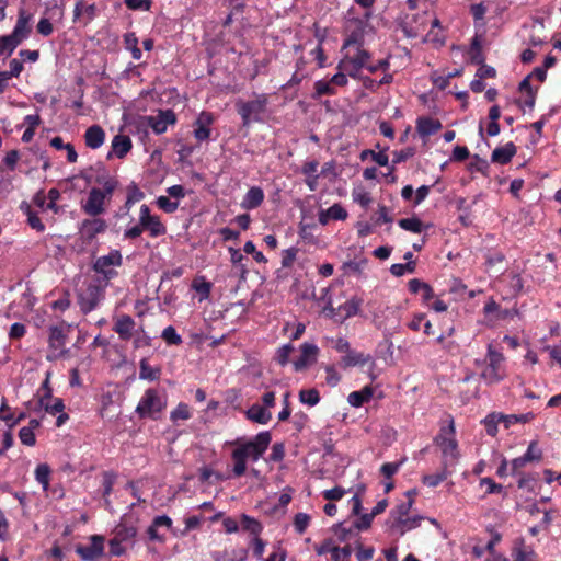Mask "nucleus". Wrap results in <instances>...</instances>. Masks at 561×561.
<instances>
[{
	"instance_id": "obj_1",
	"label": "nucleus",
	"mask_w": 561,
	"mask_h": 561,
	"mask_svg": "<svg viewBox=\"0 0 561 561\" xmlns=\"http://www.w3.org/2000/svg\"><path fill=\"white\" fill-rule=\"evenodd\" d=\"M167 407V400L162 398L159 390L149 388L145 391L135 412L139 419L157 420L158 414Z\"/></svg>"
},
{
	"instance_id": "obj_2",
	"label": "nucleus",
	"mask_w": 561,
	"mask_h": 561,
	"mask_svg": "<svg viewBox=\"0 0 561 561\" xmlns=\"http://www.w3.org/2000/svg\"><path fill=\"white\" fill-rule=\"evenodd\" d=\"M455 424L454 420L450 419L447 426L440 428L439 434L435 437V443L440 447L444 458V467L454 466L458 458V444L454 437Z\"/></svg>"
},
{
	"instance_id": "obj_3",
	"label": "nucleus",
	"mask_w": 561,
	"mask_h": 561,
	"mask_svg": "<svg viewBox=\"0 0 561 561\" xmlns=\"http://www.w3.org/2000/svg\"><path fill=\"white\" fill-rule=\"evenodd\" d=\"M176 123V114L173 110H158L157 116H140L137 122V129L147 133V127H151L154 134L161 135L167 131L169 125Z\"/></svg>"
},
{
	"instance_id": "obj_4",
	"label": "nucleus",
	"mask_w": 561,
	"mask_h": 561,
	"mask_svg": "<svg viewBox=\"0 0 561 561\" xmlns=\"http://www.w3.org/2000/svg\"><path fill=\"white\" fill-rule=\"evenodd\" d=\"M267 105V96L266 94H260L256 99L247 101V102H238L237 111L241 116L242 125L249 126L252 122H262V115L266 111Z\"/></svg>"
},
{
	"instance_id": "obj_5",
	"label": "nucleus",
	"mask_w": 561,
	"mask_h": 561,
	"mask_svg": "<svg viewBox=\"0 0 561 561\" xmlns=\"http://www.w3.org/2000/svg\"><path fill=\"white\" fill-rule=\"evenodd\" d=\"M370 58L371 55L368 50L359 48L354 57L346 56L342 58L339 61L336 69L344 70L347 72L348 77L357 79L362 76L360 70L367 69Z\"/></svg>"
},
{
	"instance_id": "obj_6",
	"label": "nucleus",
	"mask_w": 561,
	"mask_h": 561,
	"mask_svg": "<svg viewBox=\"0 0 561 561\" xmlns=\"http://www.w3.org/2000/svg\"><path fill=\"white\" fill-rule=\"evenodd\" d=\"M123 264V256L119 250H111L107 255L98 257L92 265L95 273L101 274L105 280H111L118 275L117 271L111 268L112 266H121Z\"/></svg>"
},
{
	"instance_id": "obj_7",
	"label": "nucleus",
	"mask_w": 561,
	"mask_h": 561,
	"mask_svg": "<svg viewBox=\"0 0 561 561\" xmlns=\"http://www.w3.org/2000/svg\"><path fill=\"white\" fill-rule=\"evenodd\" d=\"M528 463L531 462L525 457V455L513 459L510 465V474L518 479L517 485L519 489H527L528 491H533L535 488H537L538 478L535 477V474H524L522 472V469Z\"/></svg>"
},
{
	"instance_id": "obj_8",
	"label": "nucleus",
	"mask_w": 561,
	"mask_h": 561,
	"mask_svg": "<svg viewBox=\"0 0 561 561\" xmlns=\"http://www.w3.org/2000/svg\"><path fill=\"white\" fill-rule=\"evenodd\" d=\"M106 202L104 195L101 193V188L92 187L89 191L87 201L81 203V209L90 217H98L105 213Z\"/></svg>"
},
{
	"instance_id": "obj_9",
	"label": "nucleus",
	"mask_w": 561,
	"mask_h": 561,
	"mask_svg": "<svg viewBox=\"0 0 561 561\" xmlns=\"http://www.w3.org/2000/svg\"><path fill=\"white\" fill-rule=\"evenodd\" d=\"M107 229V224L104 219L98 217L87 218L81 221L79 226L80 238L91 243L98 234L104 233Z\"/></svg>"
},
{
	"instance_id": "obj_10",
	"label": "nucleus",
	"mask_w": 561,
	"mask_h": 561,
	"mask_svg": "<svg viewBox=\"0 0 561 561\" xmlns=\"http://www.w3.org/2000/svg\"><path fill=\"white\" fill-rule=\"evenodd\" d=\"M102 291L99 285L90 284L84 291L78 295V304L83 314L90 313L98 307Z\"/></svg>"
},
{
	"instance_id": "obj_11",
	"label": "nucleus",
	"mask_w": 561,
	"mask_h": 561,
	"mask_svg": "<svg viewBox=\"0 0 561 561\" xmlns=\"http://www.w3.org/2000/svg\"><path fill=\"white\" fill-rule=\"evenodd\" d=\"M272 440V435L268 431L260 432L253 439L240 445L251 456L253 460H257L267 449Z\"/></svg>"
},
{
	"instance_id": "obj_12",
	"label": "nucleus",
	"mask_w": 561,
	"mask_h": 561,
	"mask_svg": "<svg viewBox=\"0 0 561 561\" xmlns=\"http://www.w3.org/2000/svg\"><path fill=\"white\" fill-rule=\"evenodd\" d=\"M91 543L89 546H78L76 552L84 561H95L104 553V538L100 535H93L90 538Z\"/></svg>"
},
{
	"instance_id": "obj_13",
	"label": "nucleus",
	"mask_w": 561,
	"mask_h": 561,
	"mask_svg": "<svg viewBox=\"0 0 561 561\" xmlns=\"http://www.w3.org/2000/svg\"><path fill=\"white\" fill-rule=\"evenodd\" d=\"M319 347L314 343L305 342L300 346V356L294 360L295 371H302L317 360Z\"/></svg>"
},
{
	"instance_id": "obj_14",
	"label": "nucleus",
	"mask_w": 561,
	"mask_h": 561,
	"mask_svg": "<svg viewBox=\"0 0 561 561\" xmlns=\"http://www.w3.org/2000/svg\"><path fill=\"white\" fill-rule=\"evenodd\" d=\"M32 15L27 14L24 10H20L14 28L9 36L13 38L19 45L27 39L32 32L31 26Z\"/></svg>"
},
{
	"instance_id": "obj_15",
	"label": "nucleus",
	"mask_w": 561,
	"mask_h": 561,
	"mask_svg": "<svg viewBox=\"0 0 561 561\" xmlns=\"http://www.w3.org/2000/svg\"><path fill=\"white\" fill-rule=\"evenodd\" d=\"M131 140L128 136L116 135L112 140V151L107 153L106 159L110 160L113 154L123 159L131 150Z\"/></svg>"
},
{
	"instance_id": "obj_16",
	"label": "nucleus",
	"mask_w": 561,
	"mask_h": 561,
	"mask_svg": "<svg viewBox=\"0 0 561 561\" xmlns=\"http://www.w3.org/2000/svg\"><path fill=\"white\" fill-rule=\"evenodd\" d=\"M443 128L439 119L421 116L416 121V130L421 137H428Z\"/></svg>"
},
{
	"instance_id": "obj_17",
	"label": "nucleus",
	"mask_w": 561,
	"mask_h": 561,
	"mask_svg": "<svg viewBox=\"0 0 561 561\" xmlns=\"http://www.w3.org/2000/svg\"><path fill=\"white\" fill-rule=\"evenodd\" d=\"M516 146L512 141H510L506 145L497 147L493 150L491 154V161L493 163L507 164L516 154Z\"/></svg>"
},
{
	"instance_id": "obj_18",
	"label": "nucleus",
	"mask_w": 561,
	"mask_h": 561,
	"mask_svg": "<svg viewBox=\"0 0 561 561\" xmlns=\"http://www.w3.org/2000/svg\"><path fill=\"white\" fill-rule=\"evenodd\" d=\"M370 360L371 357L369 355H365L364 353L351 350L348 353L341 357L339 365L341 368L347 369L355 366H363Z\"/></svg>"
},
{
	"instance_id": "obj_19",
	"label": "nucleus",
	"mask_w": 561,
	"mask_h": 561,
	"mask_svg": "<svg viewBox=\"0 0 561 561\" xmlns=\"http://www.w3.org/2000/svg\"><path fill=\"white\" fill-rule=\"evenodd\" d=\"M105 140V133L100 125L90 126L84 133L85 146L91 149L100 148Z\"/></svg>"
},
{
	"instance_id": "obj_20",
	"label": "nucleus",
	"mask_w": 561,
	"mask_h": 561,
	"mask_svg": "<svg viewBox=\"0 0 561 561\" xmlns=\"http://www.w3.org/2000/svg\"><path fill=\"white\" fill-rule=\"evenodd\" d=\"M264 201V192L260 186H252L244 195L241 207L247 210L255 209Z\"/></svg>"
},
{
	"instance_id": "obj_21",
	"label": "nucleus",
	"mask_w": 561,
	"mask_h": 561,
	"mask_svg": "<svg viewBox=\"0 0 561 561\" xmlns=\"http://www.w3.org/2000/svg\"><path fill=\"white\" fill-rule=\"evenodd\" d=\"M134 328L135 321L128 314L121 316L114 324V331L119 335V339L123 341H128L131 337V332Z\"/></svg>"
},
{
	"instance_id": "obj_22",
	"label": "nucleus",
	"mask_w": 561,
	"mask_h": 561,
	"mask_svg": "<svg viewBox=\"0 0 561 561\" xmlns=\"http://www.w3.org/2000/svg\"><path fill=\"white\" fill-rule=\"evenodd\" d=\"M245 416L249 421L257 424H267L272 420V413L257 403L245 411Z\"/></svg>"
},
{
	"instance_id": "obj_23",
	"label": "nucleus",
	"mask_w": 561,
	"mask_h": 561,
	"mask_svg": "<svg viewBox=\"0 0 561 561\" xmlns=\"http://www.w3.org/2000/svg\"><path fill=\"white\" fill-rule=\"evenodd\" d=\"M374 396V389L371 386H365L362 390L359 391H353L348 394L347 397V402L354 407V408H359L362 407L364 403H367L370 401V399L373 398Z\"/></svg>"
},
{
	"instance_id": "obj_24",
	"label": "nucleus",
	"mask_w": 561,
	"mask_h": 561,
	"mask_svg": "<svg viewBox=\"0 0 561 561\" xmlns=\"http://www.w3.org/2000/svg\"><path fill=\"white\" fill-rule=\"evenodd\" d=\"M231 456L234 462L233 473L234 476L240 477L245 472L247 460L251 456L245 451L244 448H241L240 446L232 451Z\"/></svg>"
},
{
	"instance_id": "obj_25",
	"label": "nucleus",
	"mask_w": 561,
	"mask_h": 561,
	"mask_svg": "<svg viewBox=\"0 0 561 561\" xmlns=\"http://www.w3.org/2000/svg\"><path fill=\"white\" fill-rule=\"evenodd\" d=\"M161 376V367H151L147 358H142L139 363V378L141 380L156 381Z\"/></svg>"
},
{
	"instance_id": "obj_26",
	"label": "nucleus",
	"mask_w": 561,
	"mask_h": 561,
	"mask_svg": "<svg viewBox=\"0 0 561 561\" xmlns=\"http://www.w3.org/2000/svg\"><path fill=\"white\" fill-rule=\"evenodd\" d=\"M239 525H240L242 530L248 531L253 537L260 536V534L263 530L262 524L257 519H255L253 517H250L247 514H241L240 515V523H239Z\"/></svg>"
},
{
	"instance_id": "obj_27",
	"label": "nucleus",
	"mask_w": 561,
	"mask_h": 561,
	"mask_svg": "<svg viewBox=\"0 0 561 561\" xmlns=\"http://www.w3.org/2000/svg\"><path fill=\"white\" fill-rule=\"evenodd\" d=\"M82 14H87L89 21L93 20L96 15L95 4H87L84 0H77L73 9V21H77Z\"/></svg>"
},
{
	"instance_id": "obj_28",
	"label": "nucleus",
	"mask_w": 561,
	"mask_h": 561,
	"mask_svg": "<svg viewBox=\"0 0 561 561\" xmlns=\"http://www.w3.org/2000/svg\"><path fill=\"white\" fill-rule=\"evenodd\" d=\"M140 226L144 228V230H148L150 236L153 238L163 236L167 232V228L160 221L158 216H152Z\"/></svg>"
},
{
	"instance_id": "obj_29",
	"label": "nucleus",
	"mask_w": 561,
	"mask_h": 561,
	"mask_svg": "<svg viewBox=\"0 0 561 561\" xmlns=\"http://www.w3.org/2000/svg\"><path fill=\"white\" fill-rule=\"evenodd\" d=\"M398 225L403 230H407V231H410L413 233H421L425 228L428 227V226H425L422 222V220L416 216H412L409 218H402L398 221Z\"/></svg>"
},
{
	"instance_id": "obj_30",
	"label": "nucleus",
	"mask_w": 561,
	"mask_h": 561,
	"mask_svg": "<svg viewBox=\"0 0 561 561\" xmlns=\"http://www.w3.org/2000/svg\"><path fill=\"white\" fill-rule=\"evenodd\" d=\"M505 414L502 413H490L485 416L483 420V423L485 425L486 434L494 437L497 434V424L503 422L505 420Z\"/></svg>"
},
{
	"instance_id": "obj_31",
	"label": "nucleus",
	"mask_w": 561,
	"mask_h": 561,
	"mask_svg": "<svg viewBox=\"0 0 561 561\" xmlns=\"http://www.w3.org/2000/svg\"><path fill=\"white\" fill-rule=\"evenodd\" d=\"M470 62L473 65H480L485 61V57L482 53L481 41L478 35H474L470 44Z\"/></svg>"
},
{
	"instance_id": "obj_32",
	"label": "nucleus",
	"mask_w": 561,
	"mask_h": 561,
	"mask_svg": "<svg viewBox=\"0 0 561 561\" xmlns=\"http://www.w3.org/2000/svg\"><path fill=\"white\" fill-rule=\"evenodd\" d=\"M48 343L49 346L55 350H58L65 345L66 334L64 333V330L60 327L51 325L49 328Z\"/></svg>"
},
{
	"instance_id": "obj_33",
	"label": "nucleus",
	"mask_w": 561,
	"mask_h": 561,
	"mask_svg": "<svg viewBox=\"0 0 561 561\" xmlns=\"http://www.w3.org/2000/svg\"><path fill=\"white\" fill-rule=\"evenodd\" d=\"M360 305H362V299H359L357 297H352L350 300L342 304L339 307V310L344 312V316L341 319V321H344L345 319L356 316L359 311Z\"/></svg>"
},
{
	"instance_id": "obj_34",
	"label": "nucleus",
	"mask_w": 561,
	"mask_h": 561,
	"mask_svg": "<svg viewBox=\"0 0 561 561\" xmlns=\"http://www.w3.org/2000/svg\"><path fill=\"white\" fill-rule=\"evenodd\" d=\"M50 467L47 463H39L35 469V479L42 485L43 491H48Z\"/></svg>"
},
{
	"instance_id": "obj_35",
	"label": "nucleus",
	"mask_w": 561,
	"mask_h": 561,
	"mask_svg": "<svg viewBox=\"0 0 561 561\" xmlns=\"http://www.w3.org/2000/svg\"><path fill=\"white\" fill-rule=\"evenodd\" d=\"M136 535H137V528L131 525L128 526L126 524H119L115 528V537L122 541L130 540Z\"/></svg>"
},
{
	"instance_id": "obj_36",
	"label": "nucleus",
	"mask_w": 561,
	"mask_h": 561,
	"mask_svg": "<svg viewBox=\"0 0 561 561\" xmlns=\"http://www.w3.org/2000/svg\"><path fill=\"white\" fill-rule=\"evenodd\" d=\"M299 400L304 404L314 407L320 402V393L317 389H307L299 392Z\"/></svg>"
},
{
	"instance_id": "obj_37",
	"label": "nucleus",
	"mask_w": 561,
	"mask_h": 561,
	"mask_svg": "<svg viewBox=\"0 0 561 561\" xmlns=\"http://www.w3.org/2000/svg\"><path fill=\"white\" fill-rule=\"evenodd\" d=\"M367 264V260L363 259L360 261H347L342 265V271L344 274H355L360 275L363 272V267Z\"/></svg>"
},
{
	"instance_id": "obj_38",
	"label": "nucleus",
	"mask_w": 561,
	"mask_h": 561,
	"mask_svg": "<svg viewBox=\"0 0 561 561\" xmlns=\"http://www.w3.org/2000/svg\"><path fill=\"white\" fill-rule=\"evenodd\" d=\"M25 213L27 215V224L32 229H35L37 232L45 231V225L42 222L37 213L33 211L30 205L25 206Z\"/></svg>"
},
{
	"instance_id": "obj_39",
	"label": "nucleus",
	"mask_w": 561,
	"mask_h": 561,
	"mask_svg": "<svg viewBox=\"0 0 561 561\" xmlns=\"http://www.w3.org/2000/svg\"><path fill=\"white\" fill-rule=\"evenodd\" d=\"M468 170L470 172H480L484 175H486L489 170V162L481 158L479 154L472 156V161L468 165Z\"/></svg>"
},
{
	"instance_id": "obj_40",
	"label": "nucleus",
	"mask_w": 561,
	"mask_h": 561,
	"mask_svg": "<svg viewBox=\"0 0 561 561\" xmlns=\"http://www.w3.org/2000/svg\"><path fill=\"white\" fill-rule=\"evenodd\" d=\"M228 250L230 253L231 263L240 267L241 277L244 278L248 273V267L242 264V261L245 260V256L240 252L239 249L230 247Z\"/></svg>"
},
{
	"instance_id": "obj_41",
	"label": "nucleus",
	"mask_w": 561,
	"mask_h": 561,
	"mask_svg": "<svg viewBox=\"0 0 561 561\" xmlns=\"http://www.w3.org/2000/svg\"><path fill=\"white\" fill-rule=\"evenodd\" d=\"M161 337L168 345H180L183 342L181 335L176 333V330L172 325L164 328Z\"/></svg>"
},
{
	"instance_id": "obj_42",
	"label": "nucleus",
	"mask_w": 561,
	"mask_h": 561,
	"mask_svg": "<svg viewBox=\"0 0 561 561\" xmlns=\"http://www.w3.org/2000/svg\"><path fill=\"white\" fill-rule=\"evenodd\" d=\"M364 43V30L359 26L356 30H353L344 41L343 47L359 45L362 46Z\"/></svg>"
},
{
	"instance_id": "obj_43",
	"label": "nucleus",
	"mask_w": 561,
	"mask_h": 561,
	"mask_svg": "<svg viewBox=\"0 0 561 561\" xmlns=\"http://www.w3.org/2000/svg\"><path fill=\"white\" fill-rule=\"evenodd\" d=\"M19 44L9 35L0 36V54L11 56Z\"/></svg>"
},
{
	"instance_id": "obj_44",
	"label": "nucleus",
	"mask_w": 561,
	"mask_h": 561,
	"mask_svg": "<svg viewBox=\"0 0 561 561\" xmlns=\"http://www.w3.org/2000/svg\"><path fill=\"white\" fill-rule=\"evenodd\" d=\"M524 455L530 462H538L542 459V450L538 447L537 440L529 443Z\"/></svg>"
},
{
	"instance_id": "obj_45",
	"label": "nucleus",
	"mask_w": 561,
	"mask_h": 561,
	"mask_svg": "<svg viewBox=\"0 0 561 561\" xmlns=\"http://www.w3.org/2000/svg\"><path fill=\"white\" fill-rule=\"evenodd\" d=\"M294 350L295 348H294L293 344H290V343L283 345L282 347H279L277 350L276 355H275V360L280 366H286L289 362V355Z\"/></svg>"
},
{
	"instance_id": "obj_46",
	"label": "nucleus",
	"mask_w": 561,
	"mask_h": 561,
	"mask_svg": "<svg viewBox=\"0 0 561 561\" xmlns=\"http://www.w3.org/2000/svg\"><path fill=\"white\" fill-rule=\"evenodd\" d=\"M447 478L446 468L436 473L426 474L423 477V483L427 488H435L442 481H444Z\"/></svg>"
},
{
	"instance_id": "obj_47",
	"label": "nucleus",
	"mask_w": 561,
	"mask_h": 561,
	"mask_svg": "<svg viewBox=\"0 0 561 561\" xmlns=\"http://www.w3.org/2000/svg\"><path fill=\"white\" fill-rule=\"evenodd\" d=\"M95 171L98 172L96 178L94 179V182L99 185H104V182H111L117 180L114 176H111L104 165L103 162H98L95 164Z\"/></svg>"
},
{
	"instance_id": "obj_48",
	"label": "nucleus",
	"mask_w": 561,
	"mask_h": 561,
	"mask_svg": "<svg viewBox=\"0 0 561 561\" xmlns=\"http://www.w3.org/2000/svg\"><path fill=\"white\" fill-rule=\"evenodd\" d=\"M505 420H504V425L506 428H508L511 426V424L513 423H527V422H530L534 417H535V414L533 412H527V413H524V414H511V415H505Z\"/></svg>"
},
{
	"instance_id": "obj_49",
	"label": "nucleus",
	"mask_w": 561,
	"mask_h": 561,
	"mask_svg": "<svg viewBox=\"0 0 561 561\" xmlns=\"http://www.w3.org/2000/svg\"><path fill=\"white\" fill-rule=\"evenodd\" d=\"M324 497L330 502L327 503L323 507L324 513L328 516H334L336 514V505L332 503V501H339L342 499L344 493H323Z\"/></svg>"
},
{
	"instance_id": "obj_50",
	"label": "nucleus",
	"mask_w": 561,
	"mask_h": 561,
	"mask_svg": "<svg viewBox=\"0 0 561 561\" xmlns=\"http://www.w3.org/2000/svg\"><path fill=\"white\" fill-rule=\"evenodd\" d=\"M523 547H524V539L520 538V539L516 540L515 547H514V554H515L514 561H529V558L531 556H534L533 550L527 552L526 550H524Z\"/></svg>"
},
{
	"instance_id": "obj_51",
	"label": "nucleus",
	"mask_w": 561,
	"mask_h": 561,
	"mask_svg": "<svg viewBox=\"0 0 561 561\" xmlns=\"http://www.w3.org/2000/svg\"><path fill=\"white\" fill-rule=\"evenodd\" d=\"M481 377L490 385L497 383L503 379L501 371L490 366H486V368L481 373Z\"/></svg>"
},
{
	"instance_id": "obj_52",
	"label": "nucleus",
	"mask_w": 561,
	"mask_h": 561,
	"mask_svg": "<svg viewBox=\"0 0 561 561\" xmlns=\"http://www.w3.org/2000/svg\"><path fill=\"white\" fill-rule=\"evenodd\" d=\"M355 203H358L362 207L367 208L371 203V197L368 192L364 191L363 187L354 188L352 193Z\"/></svg>"
},
{
	"instance_id": "obj_53",
	"label": "nucleus",
	"mask_w": 561,
	"mask_h": 561,
	"mask_svg": "<svg viewBox=\"0 0 561 561\" xmlns=\"http://www.w3.org/2000/svg\"><path fill=\"white\" fill-rule=\"evenodd\" d=\"M310 522V516L306 513H297L294 518V527L297 534L302 535Z\"/></svg>"
},
{
	"instance_id": "obj_54",
	"label": "nucleus",
	"mask_w": 561,
	"mask_h": 561,
	"mask_svg": "<svg viewBox=\"0 0 561 561\" xmlns=\"http://www.w3.org/2000/svg\"><path fill=\"white\" fill-rule=\"evenodd\" d=\"M145 197L144 192L138 187V185L135 182H131L127 186V197L128 204H135L139 201H141Z\"/></svg>"
},
{
	"instance_id": "obj_55",
	"label": "nucleus",
	"mask_w": 561,
	"mask_h": 561,
	"mask_svg": "<svg viewBox=\"0 0 561 561\" xmlns=\"http://www.w3.org/2000/svg\"><path fill=\"white\" fill-rule=\"evenodd\" d=\"M316 96L321 95H334L335 89L332 87L330 81L318 80L314 82Z\"/></svg>"
},
{
	"instance_id": "obj_56",
	"label": "nucleus",
	"mask_w": 561,
	"mask_h": 561,
	"mask_svg": "<svg viewBox=\"0 0 561 561\" xmlns=\"http://www.w3.org/2000/svg\"><path fill=\"white\" fill-rule=\"evenodd\" d=\"M488 359L490 367L496 368L500 370V365L503 362V354L495 348H493L492 344L488 345Z\"/></svg>"
},
{
	"instance_id": "obj_57",
	"label": "nucleus",
	"mask_w": 561,
	"mask_h": 561,
	"mask_svg": "<svg viewBox=\"0 0 561 561\" xmlns=\"http://www.w3.org/2000/svg\"><path fill=\"white\" fill-rule=\"evenodd\" d=\"M330 219L334 220H345L347 218L346 209L339 203L333 204L331 207L327 209Z\"/></svg>"
},
{
	"instance_id": "obj_58",
	"label": "nucleus",
	"mask_w": 561,
	"mask_h": 561,
	"mask_svg": "<svg viewBox=\"0 0 561 561\" xmlns=\"http://www.w3.org/2000/svg\"><path fill=\"white\" fill-rule=\"evenodd\" d=\"M170 417L172 421L188 420L191 417L188 405L182 402L179 403L178 407L171 412Z\"/></svg>"
},
{
	"instance_id": "obj_59",
	"label": "nucleus",
	"mask_w": 561,
	"mask_h": 561,
	"mask_svg": "<svg viewBox=\"0 0 561 561\" xmlns=\"http://www.w3.org/2000/svg\"><path fill=\"white\" fill-rule=\"evenodd\" d=\"M156 203L167 214H172L179 208V202H172L167 196H159Z\"/></svg>"
},
{
	"instance_id": "obj_60",
	"label": "nucleus",
	"mask_w": 561,
	"mask_h": 561,
	"mask_svg": "<svg viewBox=\"0 0 561 561\" xmlns=\"http://www.w3.org/2000/svg\"><path fill=\"white\" fill-rule=\"evenodd\" d=\"M415 154V149L413 147H408L405 149L394 151L393 152V164H399L401 162L407 161L408 159L412 158Z\"/></svg>"
},
{
	"instance_id": "obj_61",
	"label": "nucleus",
	"mask_w": 561,
	"mask_h": 561,
	"mask_svg": "<svg viewBox=\"0 0 561 561\" xmlns=\"http://www.w3.org/2000/svg\"><path fill=\"white\" fill-rule=\"evenodd\" d=\"M352 552L353 549L351 545H346L342 548L335 546L332 551V559L333 561H342L343 559H350Z\"/></svg>"
},
{
	"instance_id": "obj_62",
	"label": "nucleus",
	"mask_w": 561,
	"mask_h": 561,
	"mask_svg": "<svg viewBox=\"0 0 561 561\" xmlns=\"http://www.w3.org/2000/svg\"><path fill=\"white\" fill-rule=\"evenodd\" d=\"M19 438L21 443L26 446H34L36 443L34 432L25 426L19 431Z\"/></svg>"
},
{
	"instance_id": "obj_63",
	"label": "nucleus",
	"mask_w": 561,
	"mask_h": 561,
	"mask_svg": "<svg viewBox=\"0 0 561 561\" xmlns=\"http://www.w3.org/2000/svg\"><path fill=\"white\" fill-rule=\"evenodd\" d=\"M486 11L488 8L483 2L474 3L470 7V13L472 14L473 21L476 23L483 21Z\"/></svg>"
},
{
	"instance_id": "obj_64",
	"label": "nucleus",
	"mask_w": 561,
	"mask_h": 561,
	"mask_svg": "<svg viewBox=\"0 0 561 561\" xmlns=\"http://www.w3.org/2000/svg\"><path fill=\"white\" fill-rule=\"evenodd\" d=\"M325 374H327V377H325V381L329 386L331 387H335L339 385V382L341 381V376L340 374L336 371L335 367L333 365H328L325 368Z\"/></svg>"
}]
</instances>
